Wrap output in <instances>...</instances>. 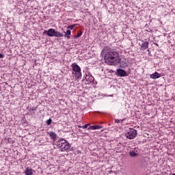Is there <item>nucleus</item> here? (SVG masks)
Masks as SVG:
<instances>
[{
  "mask_svg": "<svg viewBox=\"0 0 175 175\" xmlns=\"http://www.w3.org/2000/svg\"><path fill=\"white\" fill-rule=\"evenodd\" d=\"M105 61L109 65H117L120 64V55L116 51L108 52L105 55Z\"/></svg>",
  "mask_w": 175,
  "mask_h": 175,
  "instance_id": "nucleus-1",
  "label": "nucleus"
},
{
  "mask_svg": "<svg viewBox=\"0 0 175 175\" xmlns=\"http://www.w3.org/2000/svg\"><path fill=\"white\" fill-rule=\"evenodd\" d=\"M71 68L72 69V76L75 77V80H81V68L79 67V66L76 63H73L71 65Z\"/></svg>",
  "mask_w": 175,
  "mask_h": 175,
  "instance_id": "nucleus-2",
  "label": "nucleus"
},
{
  "mask_svg": "<svg viewBox=\"0 0 175 175\" xmlns=\"http://www.w3.org/2000/svg\"><path fill=\"white\" fill-rule=\"evenodd\" d=\"M56 146L57 147L60 148V151H62V152L68 151V150L70 148V144L68 142H66V140L62 138L59 139L57 142Z\"/></svg>",
  "mask_w": 175,
  "mask_h": 175,
  "instance_id": "nucleus-3",
  "label": "nucleus"
},
{
  "mask_svg": "<svg viewBox=\"0 0 175 175\" xmlns=\"http://www.w3.org/2000/svg\"><path fill=\"white\" fill-rule=\"evenodd\" d=\"M44 33H46L48 36L51 38L55 37V38H62L64 34L60 33L59 31H55L54 29H49L48 31H44Z\"/></svg>",
  "mask_w": 175,
  "mask_h": 175,
  "instance_id": "nucleus-4",
  "label": "nucleus"
},
{
  "mask_svg": "<svg viewBox=\"0 0 175 175\" xmlns=\"http://www.w3.org/2000/svg\"><path fill=\"white\" fill-rule=\"evenodd\" d=\"M137 135V131L135 129H129L125 134V136L127 139H135Z\"/></svg>",
  "mask_w": 175,
  "mask_h": 175,
  "instance_id": "nucleus-5",
  "label": "nucleus"
},
{
  "mask_svg": "<svg viewBox=\"0 0 175 175\" xmlns=\"http://www.w3.org/2000/svg\"><path fill=\"white\" fill-rule=\"evenodd\" d=\"M116 75L119 76V77H124V76H126V71L122 69H118L116 72Z\"/></svg>",
  "mask_w": 175,
  "mask_h": 175,
  "instance_id": "nucleus-6",
  "label": "nucleus"
},
{
  "mask_svg": "<svg viewBox=\"0 0 175 175\" xmlns=\"http://www.w3.org/2000/svg\"><path fill=\"white\" fill-rule=\"evenodd\" d=\"M85 79L86 81H88V83H93L94 80V77H92V75H91L90 74L86 75Z\"/></svg>",
  "mask_w": 175,
  "mask_h": 175,
  "instance_id": "nucleus-7",
  "label": "nucleus"
},
{
  "mask_svg": "<svg viewBox=\"0 0 175 175\" xmlns=\"http://www.w3.org/2000/svg\"><path fill=\"white\" fill-rule=\"evenodd\" d=\"M33 173H35V170H32L30 167H27L25 170V175H33Z\"/></svg>",
  "mask_w": 175,
  "mask_h": 175,
  "instance_id": "nucleus-8",
  "label": "nucleus"
},
{
  "mask_svg": "<svg viewBox=\"0 0 175 175\" xmlns=\"http://www.w3.org/2000/svg\"><path fill=\"white\" fill-rule=\"evenodd\" d=\"M47 134L50 136L51 139L53 140V142H55V139H57V134L54 132H48Z\"/></svg>",
  "mask_w": 175,
  "mask_h": 175,
  "instance_id": "nucleus-9",
  "label": "nucleus"
},
{
  "mask_svg": "<svg viewBox=\"0 0 175 175\" xmlns=\"http://www.w3.org/2000/svg\"><path fill=\"white\" fill-rule=\"evenodd\" d=\"M150 79H159V77H161V74L155 72L154 73L150 75Z\"/></svg>",
  "mask_w": 175,
  "mask_h": 175,
  "instance_id": "nucleus-10",
  "label": "nucleus"
},
{
  "mask_svg": "<svg viewBox=\"0 0 175 175\" xmlns=\"http://www.w3.org/2000/svg\"><path fill=\"white\" fill-rule=\"evenodd\" d=\"M102 128H103L101 126H98V125H94V126H91L90 127L88 128V129L90 130H93V131H96V129H102Z\"/></svg>",
  "mask_w": 175,
  "mask_h": 175,
  "instance_id": "nucleus-11",
  "label": "nucleus"
},
{
  "mask_svg": "<svg viewBox=\"0 0 175 175\" xmlns=\"http://www.w3.org/2000/svg\"><path fill=\"white\" fill-rule=\"evenodd\" d=\"M142 50H147L148 49V43L147 42H144L141 46Z\"/></svg>",
  "mask_w": 175,
  "mask_h": 175,
  "instance_id": "nucleus-12",
  "label": "nucleus"
},
{
  "mask_svg": "<svg viewBox=\"0 0 175 175\" xmlns=\"http://www.w3.org/2000/svg\"><path fill=\"white\" fill-rule=\"evenodd\" d=\"M129 155L130 157H137V155H139V153L137 152V151L132 150L129 152Z\"/></svg>",
  "mask_w": 175,
  "mask_h": 175,
  "instance_id": "nucleus-13",
  "label": "nucleus"
},
{
  "mask_svg": "<svg viewBox=\"0 0 175 175\" xmlns=\"http://www.w3.org/2000/svg\"><path fill=\"white\" fill-rule=\"evenodd\" d=\"M70 33H71V31L70 30H67L66 32H65V38H67V39H70Z\"/></svg>",
  "mask_w": 175,
  "mask_h": 175,
  "instance_id": "nucleus-14",
  "label": "nucleus"
},
{
  "mask_svg": "<svg viewBox=\"0 0 175 175\" xmlns=\"http://www.w3.org/2000/svg\"><path fill=\"white\" fill-rule=\"evenodd\" d=\"M76 25H77L76 24L71 25L68 27V29H73V28H75V27H76Z\"/></svg>",
  "mask_w": 175,
  "mask_h": 175,
  "instance_id": "nucleus-15",
  "label": "nucleus"
},
{
  "mask_svg": "<svg viewBox=\"0 0 175 175\" xmlns=\"http://www.w3.org/2000/svg\"><path fill=\"white\" fill-rule=\"evenodd\" d=\"M46 122L47 125H51V119H49Z\"/></svg>",
  "mask_w": 175,
  "mask_h": 175,
  "instance_id": "nucleus-16",
  "label": "nucleus"
},
{
  "mask_svg": "<svg viewBox=\"0 0 175 175\" xmlns=\"http://www.w3.org/2000/svg\"><path fill=\"white\" fill-rule=\"evenodd\" d=\"M90 126V124H85L84 126H82L83 129H87Z\"/></svg>",
  "mask_w": 175,
  "mask_h": 175,
  "instance_id": "nucleus-17",
  "label": "nucleus"
},
{
  "mask_svg": "<svg viewBox=\"0 0 175 175\" xmlns=\"http://www.w3.org/2000/svg\"><path fill=\"white\" fill-rule=\"evenodd\" d=\"M82 35V33H78L77 35V38H80V36H81Z\"/></svg>",
  "mask_w": 175,
  "mask_h": 175,
  "instance_id": "nucleus-18",
  "label": "nucleus"
},
{
  "mask_svg": "<svg viewBox=\"0 0 175 175\" xmlns=\"http://www.w3.org/2000/svg\"><path fill=\"white\" fill-rule=\"evenodd\" d=\"M115 122H116V124H118L120 122V120L116 119L115 120Z\"/></svg>",
  "mask_w": 175,
  "mask_h": 175,
  "instance_id": "nucleus-19",
  "label": "nucleus"
},
{
  "mask_svg": "<svg viewBox=\"0 0 175 175\" xmlns=\"http://www.w3.org/2000/svg\"><path fill=\"white\" fill-rule=\"evenodd\" d=\"M5 57V55L3 54H0V58H3Z\"/></svg>",
  "mask_w": 175,
  "mask_h": 175,
  "instance_id": "nucleus-20",
  "label": "nucleus"
},
{
  "mask_svg": "<svg viewBox=\"0 0 175 175\" xmlns=\"http://www.w3.org/2000/svg\"><path fill=\"white\" fill-rule=\"evenodd\" d=\"M78 128H83V126H78Z\"/></svg>",
  "mask_w": 175,
  "mask_h": 175,
  "instance_id": "nucleus-21",
  "label": "nucleus"
},
{
  "mask_svg": "<svg viewBox=\"0 0 175 175\" xmlns=\"http://www.w3.org/2000/svg\"><path fill=\"white\" fill-rule=\"evenodd\" d=\"M172 175H175V174H172Z\"/></svg>",
  "mask_w": 175,
  "mask_h": 175,
  "instance_id": "nucleus-22",
  "label": "nucleus"
}]
</instances>
